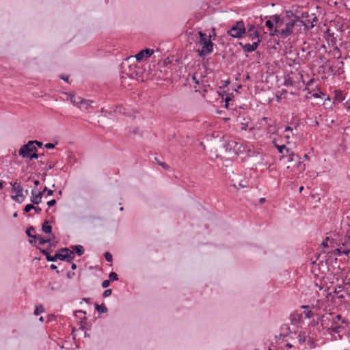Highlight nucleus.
Instances as JSON below:
<instances>
[{"mask_svg":"<svg viewBox=\"0 0 350 350\" xmlns=\"http://www.w3.org/2000/svg\"><path fill=\"white\" fill-rule=\"evenodd\" d=\"M321 327L323 329L327 332L328 334H331L332 332L335 334L340 333L345 327L339 323H336L332 319V314L331 313L325 314L321 316Z\"/></svg>","mask_w":350,"mask_h":350,"instance_id":"f257e3e1","label":"nucleus"},{"mask_svg":"<svg viewBox=\"0 0 350 350\" xmlns=\"http://www.w3.org/2000/svg\"><path fill=\"white\" fill-rule=\"evenodd\" d=\"M295 18L287 19L285 23V27L282 29L281 31H278L276 29L274 30L273 34H275V36L280 38H286L294 33L296 27H300L301 23L303 22L299 18L298 16L295 17Z\"/></svg>","mask_w":350,"mask_h":350,"instance_id":"f03ea898","label":"nucleus"},{"mask_svg":"<svg viewBox=\"0 0 350 350\" xmlns=\"http://www.w3.org/2000/svg\"><path fill=\"white\" fill-rule=\"evenodd\" d=\"M18 155L22 158H27L30 160L37 159L39 157H44V154H38L37 148L33 145V142L29 141L27 144L22 146L18 150Z\"/></svg>","mask_w":350,"mask_h":350,"instance_id":"7ed1b4c3","label":"nucleus"},{"mask_svg":"<svg viewBox=\"0 0 350 350\" xmlns=\"http://www.w3.org/2000/svg\"><path fill=\"white\" fill-rule=\"evenodd\" d=\"M198 34L200 36L199 43L202 45V49H198L197 53L199 56L204 57L213 51L214 44L211 40V36L209 38L207 39L206 34L202 31H199Z\"/></svg>","mask_w":350,"mask_h":350,"instance_id":"20e7f679","label":"nucleus"},{"mask_svg":"<svg viewBox=\"0 0 350 350\" xmlns=\"http://www.w3.org/2000/svg\"><path fill=\"white\" fill-rule=\"evenodd\" d=\"M75 257V254L68 247H62L57 250L53 255L54 262L58 259L67 262H71Z\"/></svg>","mask_w":350,"mask_h":350,"instance_id":"39448f33","label":"nucleus"},{"mask_svg":"<svg viewBox=\"0 0 350 350\" xmlns=\"http://www.w3.org/2000/svg\"><path fill=\"white\" fill-rule=\"evenodd\" d=\"M246 32L245 23L243 21L241 20L237 21L232 27L227 31V34L234 38H242Z\"/></svg>","mask_w":350,"mask_h":350,"instance_id":"423d86ee","label":"nucleus"},{"mask_svg":"<svg viewBox=\"0 0 350 350\" xmlns=\"http://www.w3.org/2000/svg\"><path fill=\"white\" fill-rule=\"evenodd\" d=\"M281 333L279 335V338L285 340V338L290 337L293 338V335L296 336L297 332L295 330L293 332L291 329L288 324H283L280 328Z\"/></svg>","mask_w":350,"mask_h":350,"instance_id":"0eeeda50","label":"nucleus"},{"mask_svg":"<svg viewBox=\"0 0 350 350\" xmlns=\"http://www.w3.org/2000/svg\"><path fill=\"white\" fill-rule=\"evenodd\" d=\"M154 53V51L150 49H145L143 50H141L139 52H138L135 55V58L137 62H141L144 59H147L150 57Z\"/></svg>","mask_w":350,"mask_h":350,"instance_id":"6e6552de","label":"nucleus"},{"mask_svg":"<svg viewBox=\"0 0 350 350\" xmlns=\"http://www.w3.org/2000/svg\"><path fill=\"white\" fill-rule=\"evenodd\" d=\"M68 99L74 105H78L79 107H81L79 105L80 104H86L87 105H90V103H92V101H90L89 100H85L84 98H82L81 97H76L75 94H70L68 96Z\"/></svg>","mask_w":350,"mask_h":350,"instance_id":"1a4fd4ad","label":"nucleus"},{"mask_svg":"<svg viewBox=\"0 0 350 350\" xmlns=\"http://www.w3.org/2000/svg\"><path fill=\"white\" fill-rule=\"evenodd\" d=\"M270 18L274 21L275 29L278 31H281L282 29V27L285 25L286 22L287 21L286 18H282L278 14H274L270 16Z\"/></svg>","mask_w":350,"mask_h":350,"instance_id":"9d476101","label":"nucleus"},{"mask_svg":"<svg viewBox=\"0 0 350 350\" xmlns=\"http://www.w3.org/2000/svg\"><path fill=\"white\" fill-rule=\"evenodd\" d=\"M287 157L288 162L296 161L297 162V168H300V171L305 170V165H301L302 162L300 161V157L298 154L291 152Z\"/></svg>","mask_w":350,"mask_h":350,"instance_id":"9b49d317","label":"nucleus"},{"mask_svg":"<svg viewBox=\"0 0 350 350\" xmlns=\"http://www.w3.org/2000/svg\"><path fill=\"white\" fill-rule=\"evenodd\" d=\"M42 192L36 191L35 189L31 190V202L33 204L38 205L42 202Z\"/></svg>","mask_w":350,"mask_h":350,"instance_id":"f8f14e48","label":"nucleus"},{"mask_svg":"<svg viewBox=\"0 0 350 350\" xmlns=\"http://www.w3.org/2000/svg\"><path fill=\"white\" fill-rule=\"evenodd\" d=\"M304 13V18L301 19V21L303 22V23H301L300 27L301 26H304V29L306 30H309L312 28H313L315 26V24H313V22H311V19L308 18L310 16L307 12Z\"/></svg>","mask_w":350,"mask_h":350,"instance_id":"ddd939ff","label":"nucleus"},{"mask_svg":"<svg viewBox=\"0 0 350 350\" xmlns=\"http://www.w3.org/2000/svg\"><path fill=\"white\" fill-rule=\"evenodd\" d=\"M303 314L297 311L294 312L290 316L291 323L293 325H297L302 321Z\"/></svg>","mask_w":350,"mask_h":350,"instance_id":"4468645a","label":"nucleus"},{"mask_svg":"<svg viewBox=\"0 0 350 350\" xmlns=\"http://www.w3.org/2000/svg\"><path fill=\"white\" fill-rule=\"evenodd\" d=\"M296 16H298L299 18H300V19L304 18L305 17L304 12H302L301 14H299V12H298L297 10H296L295 13H294L293 10H286L285 15L282 17L286 18V19L293 20V19L295 18V17H296Z\"/></svg>","mask_w":350,"mask_h":350,"instance_id":"2eb2a0df","label":"nucleus"},{"mask_svg":"<svg viewBox=\"0 0 350 350\" xmlns=\"http://www.w3.org/2000/svg\"><path fill=\"white\" fill-rule=\"evenodd\" d=\"M248 36L252 39L254 40L256 38H259L260 33L258 30L255 29V27L254 25H248Z\"/></svg>","mask_w":350,"mask_h":350,"instance_id":"dca6fc26","label":"nucleus"},{"mask_svg":"<svg viewBox=\"0 0 350 350\" xmlns=\"http://www.w3.org/2000/svg\"><path fill=\"white\" fill-rule=\"evenodd\" d=\"M223 147L226 152H231L237 146V142L234 139L224 140Z\"/></svg>","mask_w":350,"mask_h":350,"instance_id":"f3484780","label":"nucleus"},{"mask_svg":"<svg viewBox=\"0 0 350 350\" xmlns=\"http://www.w3.org/2000/svg\"><path fill=\"white\" fill-rule=\"evenodd\" d=\"M266 27L270 31V36H275V34H272L274 33V30L275 29V25L274 21L272 20H267L265 22Z\"/></svg>","mask_w":350,"mask_h":350,"instance_id":"a211bd4d","label":"nucleus"},{"mask_svg":"<svg viewBox=\"0 0 350 350\" xmlns=\"http://www.w3.org/2000/svg\"><path fill=\"white\" fill-rule=\"evenodd\" d=\"M71 248V251L73 252L74 254L75 253L76 254H77L78 256H82L84 254L83 247L81 245H72Z\"/></svg>","mask_w":350,"mask_h":350,"instance_id":"6ab92c4d","label":"nucleus"},{"mask_svg":"<svg viewBox=\"0 0 350 350\" xmlns=\"http://www.w3.org/2000/svg\"><path fill=\"white\" fill-rule=\"evenodd\" d=\"M42 230L45 234H51L52 232V226L49 225V222L48 220H44L42 225Z\"/></svg>","mask_w":350,"mask_h":350,"instance_id":"aec40b11","label":"nucleus"},{"mask_svg":"<svg viewBox=\"0 0 350 350\" xmlns=\"http://www.w3.org/2000/svg\"><path fill=\"white\" fill-rule=\"evenodd\" d=\"M95 309L98 311L99 314L106 313L107 312V308L104 304H101L98 305L97 303L94 304Z\"/></svg>","mask_w":350,"mask_h":350,"instance_id":"412c9836","label":"nucleus"},{"mask_svg":"<svg viewBox=\"0 0 350 350\" xmlns=\"http://www.w3.org/2000/svg\"><path fill=\"white\" fill-rule=\"evenodd\" d=\"M243 151H244V147H243V144L241 143L237 142V146H236V147H234L232 152L236 155H239V154H242L243 152Z\"/></svg>","mask_w":350,"mask_h":350,"instance_id":"4be33fe9","label":"nucleus"},{"mask_svg":"<svg viewBox=\"0 0 350 350\" xmlns=\"http://www.w3.org/2000/svg\"><path fill=\"white\" fill-rule=\"evenodd\" d=\"M40 252L45 256L46 257V259L47 261L49 262H54V258H53V256H51L50 254V252L45 250V249H42V248H40Z\"/></svg>","mask_w":350,"mask_h":350,"instance_id":"5701e85b","label":"nucleus"},{"mask_svg":"<svg viewBox=\"0 0 350 350\" xmlns=\"http://www.w3.org/2000/svg\"><path fill=\"white\" fill-rule=\"evenodd\" d=\"M295 84V81L288 75H287L286 77H284V85L285 86H286V87H288V86H294Z\"/></svg>","mask_w":350,"mask_h":350,"instance_id":"b1692460","label":"nucleus"},{"mask_svg":"<svg viewBox=\"0 0 350 350\" xmlns=\"http://www.w3.org/2000/svg\"><path fill=\"white\" fill-rule=\"evenodd\" d=\"M239 44L242 47L244 52L252 53V52L255 51L254 50V49L252 48L251 44H250V43L243 44L242 42H239Z\"/></svg>","mask_w":350,"mask_h":350,"instance_id":"393cba45","label":"nucleus"},{"mask_svg":"<svg viewBox=\"0 0 350 350\" xmlns=\"http://www.w3.org/2000/svg\"><path fill=\"white\" fill-rule=\"evenodd\" d=\"M12 198L18 203H22L25 199V195L23 193H16L15 196H12Z\"/></svg>","mask_w":350,"mask_h":350,"instance_id":"a878e982","label":"nucleus"},{"mask_svg":"<svg viewBox=\"0 0 350 350\" xmlns=\"http://www.w3.org/2000/svg\"><path fill=\"white\" fill-rule=\"evenodd\" d=\"M334 92H335L334 100H338V102H342L345 99L342 91L335 90Z\"/></svg>","mask_w":350,"mask_h":350,"instance_id":"bb28decb","label":"nucleus"},{"mask_svg":"<svg viewBox=\"0 0 350 350\" xmlns=\"http://www.w3.org/2000/svg\"><path fill=\"white\" fill-rule=\"evenodd\" d=\"M35 232V228L33 226H29L26 230V234L28 237L33 238L34 239L38 238V235L36 234H32L31 232Z\"/></svg>","mask_w":350,"mask_h":350,"instance_id":"cd10ccee","label":"nucleus"},{"mask_svg":"<svg viewBox=\"0 0 350 350\" xmlns=\"http://www.w3.org/2000/svg\"><path fill=\"white\" fill-rule=\"evenodd\" d=\"M308 336L305 335V332H304L303 334L300 333L297 336V338H298V342L300 345H303L306 341L307 338H308Z\"/></svg>","mask_w":350,"mask_h":350,"instance_id":"c85d7f7f","label":"nucleus"},{"mask_svg":"<svg viewBox=\"0 0 350 350\" xmlns=\"http://www.w3.org/2000/svg\"><path fill=\"white\" fill-rule=\"evenodd\" d=\"M334 5L342 4L347 10H350V1H334Z\"/></svg>","mask_w":350,"mask_h":350,"instance_id":"c756f323","label":"nucleus"},{"mask_svg":"<svg viewBox=\"0 0 350 350\" xmlns=\"http://www.w3.org/2000/svg\"><path fill=\"white\" fill-rule=\"evenodd\" d=\"M109 280H110V282H114V281L118 280V274L116 272L111 271L109 274Z\"/></svg>","mask_w":350,"mask_h":350,"instance_id":"7c9ffc66","label":"nucleus"},{"mask_svg":"<svg viewBox=\"0 0 350 350\" xmlns=\"http://www.w3.org/2000/svg\"><path fill=\"white\" fill-rule=\"evenodd\" d=\"M275 146L280 154H283L284 150H286L287 153H289V149L287 148L285 145H276Z\"/></svg>","mask_w":350,"mask_h":350,"instance_id":"2f4dec72","label":"nucleus"},{"mask_svg":"<svg viewBox=\"0 0 350 350\" xmlns=\"http://www.w3.org/2000/svg\"><path fill=\"white\" fill-rule=\"evenodd\" d=\"M44 311V308L43 306L42 305H39V306L36 307V309H35L33 313H34L35 315L38 316L40 313H42Z\"/></svg>","mask_w":350,"mask_h":350,"instance_id":"473e14b6","label":"nucleus"},{"mask_svg":"<svg viewBox=\"0 0 350 350\" xmlns=\"http://www.w3.org/2000/svg\"><path fill=\"white\" fill-rule=\"evenodd\" d=\"M332 319H334V321H336V323H338L339 321H341L342 324L346 323V321L342 318V316L340 314H337L336 316L332 315Z\"/></svg>","mask_w":350,"mask_h":350,"instance_id":"72a5a7b5","label":"nucleus"},{"mask_svg":"<svg viewBox=\"0 0 350 350\" xmlns=\"http://www.w3.org/2000/svg\"><path fill=\"white\" fill-rule=\"evenodd\" d=\"M33 208H35V206L32 203V204H26L23 210H24L25 213H29L30 211L33 210Z\"/></svg>","mask_w":350,"mask_h":350,"instance_id":"f704fd0d","label":"nucleus"},{"mask_svg":"<svg viewBox=\"0 0 350 350\" xmlns=\"http://www.w3.org/2000/svg\"><path fill=\"white\" fill-rule=\"evenodd\" d=\"M334 103V102H333L332 103H331V99L328 96L324 101L323 103V105L324 106L326 107V108H332V104Z\"/></svg>","mask_w":350,"mask_h":350,"instance_id":"c9c22d12","label":"nucleus"},{"mask_svg":"<svg viewBox=\"0 0 350 350\" xmlns=\"http://www.w3.org/2000/svg\"><path fill=\"white\" fill-rule=\"evenodd\" d=\"M104 256H105V260L109 262H112L113 260V256L111 255V254L109 252H106L104 254Z\"/></svg>","mask_w":350,"mask_h":350,"instance_id":"e433bc0d","label":"nucleus"},{"mask_svg":"<svg viewBox=\"0 0 350 350\" xmlns=\"http://www.w3.org/2000/svg\"><path fill=\"white\" fill-rule=\"evenodd\" d=\"M222 98L224 99V97L222 96ZM232 100L230 95H226V97L224 98L225 101V107L228 108L229 105V102Z\"/></svg>","mask_w":350,"mask_h":350,"instance_id":"4c0bfd02","label":"nucleus"},{"mask_svg":"<svg viewBox=\"0 0 350 350\" xmlns=\"http://www.w3.org/2000/svg\"><path fill=\"white\" fill-rule=\"evenodd\" d=\"M308 343L311 349H313L316 347L315 341L313 340V338H310V336L308 337Z\"/></svg>","mask_w":350,"mask_h":350,"instance_id":"58836bf2","label":"nucleus"},{"mask_svg":"<svg viewBox=\"0 0 350 350\" xmlns=\"http://www.w3.org/2000/svg\"><path fill=\"white\" fill-rule=\"evenodd\" d=\"M260 42V40L259 38H257V41L254 42L251 45L254 51H256L259 46Z\"/></svg>","mask_w":350,"mask_h":350,"instance_id":"ea45409f","label":"nucleus"},{"mask_svg":"<svg viewBox=\"0 0 350 350\" xmlns=\"http://www.w3.org/2000/svg\"><path fill=\"white\" fill-rule=\"evenodd\" d=\"M112 293V291L111 289L109 288V289H106L103 293V297H109L111 295Z\"/></svg>","mask_w":350,"mask_h":350,"instance_id":"a19ab883","label":"nucleus"},{"mask_svg":"<svg viewBox=\"0 0 350 350\" xmlns=\"http://www.w3.org/2000/svg\"><path fill=\"white\" fill-rule=\"evenodd\" d=\"M42 193L44 192H46L47 196H52L53 194V191L51 189H49L46 187H44L42 190Z\"/></svg>","mask_w":350,"mask_h":350,"instance_id":"79ce46f5","label":"nucleus"},{"mask_svg":"<svg viewBox=\"0 0 350 350\" xmlns=\"http://www.w3.org/2000/svg\"><path fill=\"white\" fill-rule=\"evenodd\" d=\"M39 241V243L40 245H44V244H46L47 243L48 241H46V239H44L43 237H39V235H38V238H37Z\"/></svg>","mask_w":350,"mask_h":350,"instance_id":"37998d69","label":"nucleus"},{"mask_svg":"<svg viewBox=\"0 0 350 350\" xmlns=\"http://www.w3.org/2000/svg\"><path fill=\"white\" fill-rule=\"evenodd\" d=\"M102 287L103 288H107L110 285V280H105L102 282Z\"/></svg>","mask_w":350,"mask_h":350,"instance_id":"c03bdc74","label":"nucleus"},{"mask_svg":"<svg viewBox=\"0 0 350 350\" xmlns=\"http://www.w3.org/2000/svg\"><path fill=\"white\" fill-rule=\"evenodd\" d=\"M305 315H306V318L310 319L312 317H313L314 313L310 310H308L307 311H305Z\"/></svg>","mask_w":350,"mask_h":350,"instance_id":"a18cd8bd","label":"nucleus"},{"mask_svg":"<svg viewBox=\"0 0 350 350\" xmlns=\"http://www.w3.org/2000/svg\"><path fill=\"white\" fill-rule=\"evenodd\" d=\"M155 159L157 160L158 165H159L160 166H161L164 169H167L169 167V166L167 165V163L158 161L157 158Z\"/></svg>","mask_w":350,"mask_h":350,"instance_id":"49530a36","label":"nucleus"},{"mask_svg":"<svg viewBox=\"0 0 350 350\" xmlns=\"http://www.w3.org/2000/svg\"><path fill=\"white\" fill-rule=\"evenodd\" d=\"M23 187L21 185H18L16 186V189L15 190L16 193H23Z\"/></svg>","mask_w":350,"mask_h":350,"instance_id":"de8ad7c7","label":"nucleus"},{"mask_svg":"<svg viewBox=\"0 0 350 350\" xmlns=\"http://www.w3.org/2000/svg\"><path fill=\"white\" fill-rule=\"evenodd\" d=\"M31 142H33V145L36 144L39 148H42L44 146L42 142L38 140H32Z\"/></svg>","mask_w":350,"mask_h":350,"instance_id":"09e8293b","label":"nucleus"},{"mask_svg":"<svg viewBox=\"0 0 350 350\" xmlns=\"http://www.w3.org/2000/svg\"><path fill=\"white\" fill-rule=\"evenodd\" d=\"M47 149H53L55 148V144L52 143H47L44 146Z\"/></svg>","mask_w":350,"mask_h":350,"instance_id":"8fccbe9b","label":"nucleus"},{"mask_svg":"<svg viewBox=\"0 0 350 350\" xmlns=\"http://www.w3.org/2000/svg\"><path fill=\"white\" fill-rule=\"evenodd\" d=\"M56 204V200L55 199H52L47 202V205L49 207L53 206Z\"/></svg>","mask_w":350,"mask_h":350,"instance_id":"3c124183","label":"nucleus"},{"mask_svg":"<svg viewBox=\"0 0 350 350\" xmlns=\"http://www.w3.org/2000/svg\"><path fill=\"white\" fill-rule=\"evenodd\" d=\"M342 251L340 249L337 248V249H336V250H334V254L336 256H341V255H342Z\"/></svg>","mask_w":350,"mask_h":350,"instance_id":"603ef678","label":"nucleus"},{"mask_svg":"<svg viewBox=\"0 0 350 350\" xmlns=\"http://www.w3.org/2000/svg\"><path fill=\"white\" fill-rule=\"evenodd\" d=\"M329 240V237H326V239L322 242L321 243V245L323 247H328V245H327V241Z\"/></svg>","mask_w":350,"mask_h":350,"instance_id":"864d4df0","label":"nucleus"},{"mask_svg":"<svg viewBox=\"0 0 350 350\" xmlns=\"http://www.w3.org/2000/svg\"><path fill=\"white\" fill-rule=\"evenodd\" d=\"M311 17H312L311 22H313V24H316L317 22L318 21V19H317V16H315V14H311Z\"/></svg>","mask_w":350,"mask_h":350,"instance_id":"5fc2aeb1","label":"nucleus"},{"mask_svg":"<svg viewBox=\"0 0 350 350\" xmlns=\"http://www.w3.org/2000/svg\"><path fill=\"white\" fill-rule=\"evenodd\" d=\"M10 185H12V190L13 191H15L16 189V186L18 185L17 183H10Z\"/></svg>","mask_w":350,"mask_h":350,"instance_id":"6e6d98bb","label":"nucleus"},{"mask_svg":"<svg viewBox=\"0 0 350 350\" xmlns=\"http://www.w3.org/2000/svg\"><path fill=\"white\" fill-rule=\"evenodd\" d=\"M123 73H125L126 75H128L131 78H133V74L135 72V71H133L131 72L127 73L125 70L122 71Z\"/></svg>","mask_w":350,"mask_h":350,"instance_id":"4d7b16f0","label":"nucleus"},{"mask_svg":"<svg viewBox=\"0 0 350 350\" xmlns=\"http://www.w3.org/2000/svg\"><path fill=\"white\" fill-rule=\"evenodd\" d=\"M320 319H321V318H319V319H318V320H317V321H313L312 322H311L310 325H311L312 326H315V325H318L319 322L321 323V320H320Z\"/></svg>","mask_w":350,"mask_h":350,"instance_id":"13d9d810","label":"nucleus"},{"mask_svg":"<svg viewBox=\"0 0 350 350\" xmlns=\"http://www.w3.org/2000/svg\"><path fill=\"white\" fill-rule=\"evenodd\" d=\"M60 78L61 79H62L63 81H66V82H68V76H66V75H61L60 76Z\"/></svg>","mask_w":350,"mask_h":350,"instance_id":"bf43d9fd","label":"nucleus"},{"mask_svg":"<svg viewBox=\"0 0 350 350\" xmlns=\"http://www.w3.org/2000/svg\"><path fill=\"white\" fill-rule=\"evenodd\" d=\"M33 210L35 211L36 213H40L42 211V208L39 206H35V208Z\"/></svg>","mask_w":350,"mask_h":350,"instance_id":"052dcab7","label":"nucleus"},{"mask_svg":"<svg viewBox=\"0 0 350 350\" xmlns=\"http://www.w3.org/2000/svg\"><path fill=\"white\" fill-rule=\"evenodd\" d=\"M230 83V81L229 80H226L224 82V84L221 87V88H226L227 87Z\"/></svg>","mask_w":350,"mask_h":350,"instance_id":"680f3d73","label":"nucleus"},{"mask_svg":"<svg viewBox=\"0 0 350 350\" xmlns=\"http://www.w3.org/2000/svg\"><path fill=\"white\" fill-rule=\"evenodd\" d=\"M192 81H193V82H194L196 84H199V81H198V80L197 79V78H196L195 76H193V77H192Z\"/></svg>","mask_w":350,"mask_h":350,"instance_id":"e2e57ef3","label":"nucleus"},{"mask_svg":"<svg viewBox=\"0 0 350 350\" xmlns=\"http://www.w3.org/2000/svg\"><path fill=\"white\" fill-rule=\"evenodd\" d=\"M73 275H75V273H71L70 271L67 273V277L68 278H71Z\"/></svg>","mask_w":350,"mask_h":350,"instance_id":"0e129e2a","label":"nucleus"},{"mask_svg":"<svg viewBox=\"0 0 350 350\" xmlns=\"http://www.w3.org/2000/svg\"><path fill=\"white\" fill-rule=\"evenodd\" d=\"M349 100H347L345 104V107L347 109H350V104L349 103Z\"/></svg>","mask_w":350,"mask_h":350,"instance_id":"69168bd1","label":"nucleus"},{"mask_svg":"<svg viewBox=\"0 0 350 350\" xmlns=\"http://www.w3.org/2000/svg\"><path fill=\"white\" fill-rule=\"evenodd\" d=\"M57 266L54 264H52L50 265V269H52V270H57Z\"/></svg>","mask_w":350,"mask_h":350,"instance_id":"338daca9","label":"nucleus"},{"mask_svg":"<svg viewBox=\"0 0 350 350\" xmlns=\"http://www.w3.org/2000/svg\"><path fill=\"white\" fill-rule=\"evenodd\" d=\"M293 131V128L289 126H286V128L284 129V131Z\"/></svg>","mask_w":350,"mask_h":350,"instance_id":"774afa93","label":"nucleus"}]
</instances>
